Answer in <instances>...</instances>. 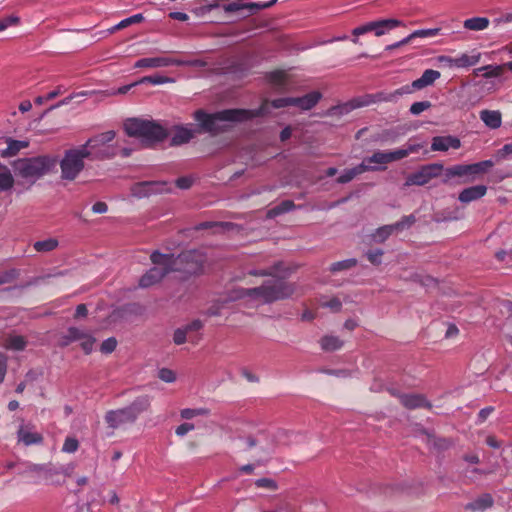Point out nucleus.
Listing matches in <instances>:
<instances>
[{"label":"nucleus","instance_id":"nucleus-1","mask_svg":"<svg viewBox=\"0 0 512 512\" xmlns=\"http://www.w3.org/2000/svg\"><path fill=\"white\" fill-rule=\"evenodd\" d=\"M296 291V284L281 279L267 280L261 286L254 288H234L219 301L222 305L240 299L269 304L290 298Z\"/></svg>","mask_w":512,"mask_h":512},{"label":"nucleus","instance_id":"nucleus-2","mask_svg":"<svg viewBox=\"0 0 512 512\" xmlns=\"http://www.w3.org/2000/svg\"><path fill=\"white\" fill-rule=\"evenodd\" d=\"M266 113V104L254 110L226 109L215 113H207L202 109L194 112V119L202 131L216 135L228 128V122H241Z\"/></svg>","mask_w":512,"mask_h":512},{"label":"nucleus","instance_id":"nucleus-3","mask_svg":"<svg viewBox=\"0 0 512 512\" xmlns=\"http://www.w3.org/2000/svg\"><path fill=\"white\" fill-rule=\"evenodd\" d=\"M150 260L153 264H170L172 272H180L187 277L202 271L205 256L198 250L184 251L177 256L155 250L151 253Z\"/></svg>","mask_w":512,"mask_h":512},{"label":"nucleus","instance_id":"nucleus-4","mask_svg":"<svg viewBox=\"0 0 512 512\" xmlns=\"http://www.w3.org/2000/svg\"><path fill=\"white\" fill-rule=\"evenodd\" d=\"M124 130L128 136L140 139L146 147L154 146L168 136L167 130L161 124L140 118L127 119L124 122Z\"/></svg>","mask_w":512,"mask_h":512},{"label":"nucleus","instance_id":"nucleus-5","mask_svg":"<svg viewBox=\"0 0 512 512\" xmlns=\"http://www.w3.org/2000/svg\"><path fill=\"white\" fill-rule=\"evenodd\" d=\"M151 405V397L149 395H141L128 406L123 408L109 410L105 414V422L112 429L120 428L127 424H133L138 417L146 412Z\"/></svg>","mask_w":512,"mask_h":512},{"label":"nucleus","instance_id":"nucleus-6","mask_svg":"<svg viewBox=\"0 0 512 512\" xmlns=\"http://www.w3.org/2000/svg\"><path fill=\"white\" fill-rule=\"evenodd\" d=\"M56 165V160L50 156H37L19 159L15 163V170L24 179L32 182L49 173Z\"/></svg>","mask_w":512,"mask_h":512},{"label":"nucleus","instance_id":"nucleus-7","mask_svg":"<svg viewBox=\"0 0 512 512\" xmlns=\"http://www.w3.org/2000/svg\"><path fill=\"white\" fill-rule=\"evenodd\" d=\"M115 136V131L109 130L90 138L80 147L86 150L85 154L89 159H109L118 154L117 147L110 144Z\"/></svg>","mask_w":512,"mask_h":512},{"label":"nucleus","instance_id":"nucleus-8","mask_svg":"<svg viewBox=\"0 0 512 512\" xmlns=\"http://www.w3.org/2000/svg\"><path fill=\"white\" fill-rule=\"evenodd\" d=\"M494 165L491 160H484L473 164H457L444 170L443 183H448L454 177H466L464 182L473 181L479 174L486 173Z\"/></svg>","mask_w":512,"mask_h":512},{"label":"nucleus","instance_id":"nucleus-9","mask_svg":"<svg viewBox=\"0 0 512 512\" xmlns=\"http://www.w3.org/2000/svg\"><path fill=\"white\" fill-rule=\"evenodd\" d=\"M86 150L78 147L65 151L64 157L60 161L61 177L66 180H74L84 168V159Z\"/></svg>","mask_w":512,"mask_h":512},{"label":"nucleus","instance_id":"nucleus-10","mask_svg":"<svg viewBox=\"0 0 512 512\" xmlns=\"http://www.w3.org/2000/svg\"><path fill=\"white\" fill-rule=\"evenodd\" d=\"M21 468L17 471L18 475L30 478V483L39 484L42 481H51L59 471L50 463L35 464L29 461H22Z\"/></svg>","mask_w":512,"mask_h":512},{"label":"nucleus","instance_id":"nucleus-11","mask_svg":"<svg viewBox=\"0 0 512 512\" xmlns=\"http://www.w3.org/2000/svg\"><path fill=\"white\" fill-rule=\"evenodd\" d=\"M444 166L441 163H431L421 166L416 172L406 177L404 186H424L432 179L441 175Z\"/></svg>","mask_w":512,"mask_h":512},{"label":"nucleus","instance_id":"nucleus-12","mask_svg":"<svg viewBox=\"0 0 512 512\" xmlns=\"http://www.w3.org/2000/svg\"><path fill=\"white\" fill-rule=\"evenodd\" d=\"M407 93H410V87L408 85L403 86L392 93L377 92L374 94H365L353 98L352 102H354V106H356V108H361L380 102H392L395 101L397 97Z\"/></svg>","mask_w":512,"mask_h":512},{"label":"nucleus","instance_id":"nucleus-13","mask_svg":"<svg viewBox=\"0 0 512 512\" xmlns=\"http://www.w3.org/2000/svg\"><path fill=\"white\" fill-rule=\"evenodd\" d=\"M409 154V150L406 149H398L395 151H377L372 156L367 157L363 160L362 163H365L367 165L376 164L379 166H376L377 170H383L385 169V165L397 160H401L405 157H407Z\"/></svg>","mask_w":512,"mask_h":512},{"label":"nucleus","instance_id":"nucleus-14","mask_svg":"<svg viewBox=\"0 0 512 512\" xmlns=\"http://www.w3.org/2000/svg\"><path fill=\"white\" fill-rule=\"evenodd\" d=\"M171 272L170 264H154V267L150 268L140 277L138 286L140 288H149L161 282L162 279Z\"/></svg>","mask_w":512,"mask_h":512},{"label":"nucleus","instance_id":"nucleus-15","mask_svg":"<svg viewBox=\"0 0 512 512\" xmlns=\"http://www.w3.org/2000/svg\"><path fill=\"white\" fill-rule=\"evenodd\" d=\"M166 182L161 181H143L132 185L131 194L135 197L142 198L154 193L165 191Z\"/></svg>","mask_w":512,"mask_h":512},{"label":"nucleus","instance_id":"nucleus-16","mask_svg":"<svg viewBox=\"0 0 512 512\" xmlns=\"http://www.w3.org/2000/svg\"><path fill=\"white\" fill-rule=\"evenodd\" d=\"M18 442H22L25 446L42 444L43 435L35 431V426L31 423H22L17 430Z\"/></svg>","mask_w":512,"mask_h":512},{"label":"nucleus","instance_id":"nucleus-17","mask_svg":"<svg viewBox=\"0 0 512 512\" xmlns=\"http://www.w3.org/2000/svg\"><path fill=\"white\" fill-rule=\"evenodd\" d=\"M277 0H271L269 2H251V3H245L243 0H235L233 2H230L228 4H224L222 6L223 10L227 13H233V12H239L244 9H248L250 11H257L262 9H267L271 6H273Z\"/></svg>","mask_w":512,"mask_h":512},{"label":"nucleus","instance_id":"nucleus-18","mask_svg":"<svg viewBox=\"0 0 512 512\" xmlns=\"http://www.w3.org/2000/svg\"><path fill=\"white\" fill-rule=\"evenodd\" d=\"M461 141L455 136H435L432 138L431 150L432 151H448L450 148L459 149Z\"/></svg>","mask_w":512,"mask_h":512},{"label":"nucleus","instance_id":"nucleus-19","mask_svg":"<svg viewBox=\"0 0 512 512\" xmlns=\"http://www.w3.org/2000/svg\"><path fill=\"white\" fill-rule=\"evenodd\" d=\"M177 59L171 57H151L141 58L136 61V68H159L167 66H176Z\"/></svg>","mask_w":512,"mask_h":512},{"label":"nucleus","instance_id":"nucleus-20","mask_svg":"<svg viewBox=\"0 0 512 512\" xmlns=\"http://www.w3.org/2000/svg\"><path fill=\"white\" fill-rule=\"evenodd\" d=\"M487 187L485 185H476L463 189L458 196L462 203H470L485 196Z\"/></svg>","mask_w":512,"mask_h":512},{"label":"nucleus","instance_id":"nucleus-21","mask_svg":"<svg viewBox=\"0 0 512 512\" xmlns=\"http://www.w3.org/2000/svg\"><path fill=\"white\" fill-rule=\"evenodd\" d=\"M322 94L318 91H312L302 97H293V106L301 110H310L320 101Z\"/></svg>","mask_w":512,"mask_h":512},{"label":"nucleus","instance_id":"nucleus-22","mask_svg":"<svg viewBox=\"0 0 512 512\" xmlns=\"http://www.w3.org/2000/svg\"><path fill=\"white\" fill-rule=\"evenodd\" d=\"M195 133L196 130L189 126H176L171 139V145L179 146L188 143L195 136Z\"/></svg>","mask_w":512,"mask_h":512},{"label":"nucleus","instance_id":"nucleus-23","mask_svg":"<svg viewBox=\"0 0 512 512\" xmlns=\"http://www.w3.org/2000/svg\"><path fill=\"white\" fill-rule=\"evenodd\" d=\"M438 78H440V72L433 69H427L423 72L422 76L416 80H414L410 87V92L412 89L420 90L429 85H432Z\"/></svg>","mask_w":512,"mask_h":512},{"label":"nucleus","instance_id":"nucleus-24","mask_svg":"<svg viewBox=\"0 0 512 512\" xmlns=\"http://www.w3.org/2000/svg\"><path fill=\"white\" fill-rule=\"evenodd\" d=\"M376 169L378 168L367 165L365 163H361L353 168L344 170V172L338 177L337 182L340 184H345L352 181L359 174H362L366 171H375Z\"/></svg>","mask_w":512,"mask_h":512},{"label":"nucleus","instance_id":"nucleus-25","mask_svg":"<svg viewBox=\"0 0 512 512\" xmlns=\"http://www.w3.org/2000/svg\"><path fill=\"white\" fill-rule=\"evenodd\" d=\"M399 399L401 404L408 409L431 407L425 397L420 394H401L399 395Z\"/></svg>","mask_w":512,"mask_h":512},{"label":"nucleus","instance_id":"nucleus-26","mask_svg":"<svg viewBox=\"0 0 512 512\" xmlns=\"http://www.w3.org/2000/svg\"><path fill=\"white\" fill-rule=\"evenodd\" d=\"M494 504V500L492 496L488 493H485L479 496L474 501L466 504L465 509L471 512H483L489 508H491Z\"/></svg>","mask_w":512,"mask_h":512},{"label":"nucleus","instance_id":"nucleus-27","mask_svg":"<svg viewBox=\"0 0 512 512\" xmlns=\"http://www.w3.org/2000/svg\"><path fill=\"white\" fill-rule=\"evenodd\" d=\"M7 143V147L0 151V155L3 158H9L17 155L20 150L27 148L29 146V142L22 140H15L10 137L5 139Z\"/></svg>","mask_w":512,"mask_h":512},{"label":"nucleus","instance_id":"nucleus-28","mask_svg":"<svg viewBox=\"0 0 512 512\" xmlns=\"http://www.w3.org/2000/svg\"><path fill=\"white\" fill-rule=\"evenodd\" d=\"M402 25L403 22L397 19H381L373 21V32L379 37Z\"/></svg>","mask_w":512,"mask_h":512},{"label":"nucleus","instance_id":"nucleus-29","mask_svg":"<svg viewBox=\"0 0 512 512\" xmlns=\"http://www.w3.org/2000/svg\"><path fill=\"white\" fill-rule=\"evenodd\" d=\"M83 337V330L76 327H69L66 332L58 338V346L61 348L69 346L71 343L80 340Z\"/></svg>","mask_w":512,"mask_h":512},{"label":"nucleus","instance_id":"nucleus-30","mask_svg":"<svg viewBox=\"0 0 512 512\" xmlns=\"http://www.w3.org/2000/svg\"><path fill=\"white\" fill-rule=\"evenodd\" d=\"M480 119L491 129H497L502 124L501 113L495 110H482L480 112Z\"/></svg>","mask_w":512,"mask_h":512},{"label":"nucleus","instance_id":"nucleus-31","mask_svg":"<svg viewBox=\"0 0 512 512\" xmlns=\"http://www.w3.org/2000/svg\"><path fill=\"white\" fill-rule=\"evenodd\" d=\"M2 346L8 350L23 351L27 346V340L24 336L9 334L4 339Z\"/></svg>","mask_w":512,"mask_h":512},{"label":"nucleus","instance_id":"nucleus-32","mask_svg":"<svg viewBox=\"0 0 512 512\" xmlns=\"http://www.w3.org/2000/svg\"><path fill=\"white\" fill-rule=\"evenodd\" d=\"M319 344L323 351L333 352L341 349L344 341L334 335H325L319 340Z\"/></svg>","mask_w":512,"mask_h":512},{"label":"nucleus","instance_id":"nucleus-33","mask_svg":"<svg viewBox=\"0 0 512 512\" xmlns=\"http://www.w3.org/2000/svg\"><path fill=\"white\" fill-rule=\"evenodd\" d=\"M281 267H282V262H278V263H275L273 266H271L268 269L250 270L248 272V274L252 275V276H271V277H273L272 280L281 279V280L286 281L284 279V277L280 276V273L282 272Z\"/></svg>","mask_w":512,"mask_h":512},{"label":"nucleus","instance_id":"nucleus-34","mask_svg":"<svg viewBox=\"0 0 512 512\" xmlns=\"http://www.w3.org/2000/svg\"><path fill=\"white\" fill-rule=\"evenodd\" d=\"M481 59V53L474 52L472 54L463 53L456 57V68H467L476 65Z\"/></svg>","mask_w":512,"mask_h":512},{"label":"nucleus","instance_id":"nucleus-35","mask_svg":"<svg viewBox=\"0 0 512 512\" xmlns=\"http://www.w3.org/2000/svg\"><path fill=\"white\" fill-rule=\"evenodd\" d=\"M14 185V178L10 169L0 162V192L10 190Z\"/></svg>","mask_w":512,"mask_h":512},{"label":"nucleus","instance_id":"nucleus-36","mask_svg":"<svg viewBox=\"0 0 512 512\" xmlns=\"http://www.w3.org/2000/svg\"><path fill=\"white\" fill-rule=\"evenodd\" d=\"M489 23L486 17H472L463 22V27L467 30L482 31L489 26Z\"/></svg>","mask_w":512,"mask_h":512},{"label":"nucleus","instance_id":"nucleus-37","mask_svg":"<svg viewBox=\"0 0 512 512\" xmlns=\"http://www.w3.org/2000/svg\"><path fill=\"white\" fill-rule=\"evenodd\" d=\"M504 71V66L501 65H485L480 68H477L474 70V73L478 75L479 73L483 72L482 76L484 78H493V77H499L502 75Z\"/></svg>","mask_w":512,"mask_h":512},{"label":"nucleus","instance_id":"nucleus-38","mask_svg":"<svg viewBox=\"0 0 512 512\" xmlns=\"http://www.w3.org/2000/svg\"><path fill=\"white\" fill-rule=\"evenodd\" d=\"M59 245V242L56 238H48L41 241H36L33 244L34 249L37 252H50L55 250Z\"/></svg>","mask_w":512,"mask_h":512},{"label":"nucleus","instance_id":"nucleus-39","mask_svg":"<svg viewBox=\"0 0 512 512\" xmlns=\"http://www.w3.org/2000/svg\"><path fill=\"white\" fill-rule=\"evenodd\" d=\"M142 21H144V16L142 14L139 13V14L132 15L128 18L121 20L118 24L113 26L110 29V32L113 33L117 30L124 29L130 25L141 23Z\"/></svg>","mask_w":512,"mask_h":512},{"label":"nucleus","instance_id":"nucleus-40","mask_svg":"<svg viewBox=\"0 0 512 512\" xmlns=\"http://www.w3.org/2000/svg\"><path fill=\"white\" fill-rule=\"evenodd\" d=\"M354 109H357V108H356V106H354V102H352V100H350L349 102H346L344 104L332 106L327 111V114L329 116L345 115Z\"/></svg>","mask_w":512,"mask_h":512},{"label":"nucleus","instance_id":"nucleus-41","mask_svg":"<svg viewBox=\"0 0 512 512\" xmlns=\"http://www.w3.org/2000/svg\"><path fill=\"white\" fill-rule=\"evenodd\" d=\"M320 306L323 308H328L332 312H339L342 308V302L338 297L328 298L326 296H322L320 298Z\"/></svg>","mask_w":512,"mask_h":512},{"label":"nucleus","instance_id":"nucleus-42","mask_svg":"<svg viewBox=\"0 0 512 512\" xmlns=\"http://www.w3.org/2000/svg\"><path fill=\"white\" fill-rule=\"evenodd\" d=\"M266 104V113H264L262 116L266 115L267 113H269V104L273 107V108H276V109H279V108H283V107H287V106H293V97H283V98H278V99H274L273 101L269 102L268 100H265L262 104L264 105Z\"/></svg>","mask_w":512,"mask_h":512},{"label":"nucleus","instance_id":"nucleus-43","mask_svg":"<svg viewBox=\"0 0 512 512\" xmlns=\"http://www.w3.org/2000/svg\"><path fill=\"white\" fill-rule=\"evenodd\" d=\"M209 414V409L203 407L194 409L185 408L180 411L181 418L186 420L192 419L197 416H208Z\"/></svg>","mask_w":512,"mask_h":512},{"label":"nucleus","instance_id":"nucleus-44","mask_svg":"<svg viewBox=\"0 0 512 512\" xmlns=\"http://www.w3.org/2000/svg\"><path fill=\"white\" fill-rule=\"evenodd\" d=\"M357 265V260L354 258L342 260L331 264L330 271L335 273L343 270H348Z\"/></svg>","mask_w":512,"mask_h":512},{"label":"nucleus","instance_id":"nucleus-45","mask_svg":"<svg viewBox=\"0 0 512 512\" xmlns=\"http://www.w3.org/2000/svg\"><path fill=\"white\" fill-rule=\"evenodd\" d=\"M80 346L85 354H90L93 351V346L96 339L88 332L83 331V337L79 340Z\"/></svg>","mask_w":512,"mask_h":512},{"label":"nucleus","instance_id":"nucleus-46","mask_svg":"<svg viewBox=\"0 0 512 512\" xmlns=\"http://www.w3.org/2000/svg\"><path fill=\"white\" fill-rule=\"evenodd\" d=\"M440 28H429V29H420L415 30L410 34V38H429L435 37L439 35Z\"/></svg>","mask_w":512,"mask_h":512},{"label":"nucleus","instance_id":"nucleus-47","mask_svg":"<svg viewBox=\"0 0 512 512\" xmlns=\"http://www.w3.org/2000/svg\"><path fill=\"white\" fill-rule=\"evenodd\" d=\"M416 222V218L414 215L403 216L400 221L392 224V227L395 228L396 231H401L405 228L411 227Z\"/></svg>","mask_w":512,"mask_h":512},{"label":"nucleus","instance_id":"nucleus-48","mask_svg":"<svg viewBox=\"0 0 512 512\" xmlns=\"http://www.w3.org/2000/svg\"><path fill=\"white\" fill-rule=\"evenodd\" d=\"M395 230L394 227H392V224L385 225L383 227H380L377 229L376 233L374 234V237L377 241L383 242L385 241Z\"/></svg>","mask_w":512,"mask_h":512},{"label":"nucleus","instance_id":"nucleus-49","mask_svg":"<svg viewBox=\"0 0 512 512\" xmlns=\"http://www.w3.org/2000/svg\"><path fill=\"white\" fill-rule=\"evenodd\" d=\"M79 448V442L75 437L68 436L65 438L62 451L65 453H74Z\"/></svg>","mask_w":512,"mask_h":512},{"label":"nucleus","instance_id":"nucleus-50","mask_svg":"<svg viewBox=\"0 0 512 512\" xmlns=\"http://www.w3.org/2000/svg\"><path fill=\"white\" fill-rule=\"evenodd\" d=\"M294 208H295V204L293 201L285 200V201L281 202L278 206L273 208L270 211V214L279 215L282 213L289 212V211L293 210Z\"/></svg>","mask_w":512,"mask_h":512},{"label":"nucleus","instance_id":"nucleus-51","mask_svg":"<svg viewBox=\"0 0 512 512\" xmlns=\"http://www.w3.org/2000/svg\"><path fill=\"white\" fill-rule=\"evenodd\" d=\"M117 347V340L114 337H110L104 340L101 344L100 351L104 354L112 353Z\"/></svg>","mask_w":512,"mask_h":512},{"label":"nucleus","instance_id":"nucleus-52","mask_svg":"<svg viewBox=\"0 0 512 512\" xmlns=\"http://www.w3.org/2000/svg\"><path fill=\"white\" fill-rule=\"evenodd\" d=\"M19 272L16 269H10L8 271L0 272V285L7 284L16 279Z\"/></svg>","mask_w":512,"mask_h":512},{"label":"nucleus","instance_id":"nucleus-53","mask_svg":"<svg viewBox=\"0 0 512 512\" xmlns=\"http://www.w3.org/2000/svg\"><path fill=\"white\" fill-rule=\"evenodd\" d=\"M158 377L166 383H173L176 380L175 372L169 368L160 369Z\"/></svg>","mask_w":512,"mask_h":512},{"label":"nucleus","instance_id":"nucleus-54","mask_svg":"<svg viewBox=\"0 0 512 512\" xmlns=\"http://www.w3.org/2000/svg\"><path fill=\"white\" fill-rule=\"evenodd\" d=\"M430 106H431V103L429 101L414 102L410 106V113L413 114V115H419L423 111H425L428 108H430Z\"/></svg>","mask_w":512,"mask_h":512},{"label":"nucleus","instance_id":"nucleus-55","mask_svg":"<svg viewBox=\"0 0 512 512\" xmlns=\"http://www.w3.org/2000/svg\"><path fill=\"white\" fill-rule=\"evenodd\" d=\"M255 485L258 488H265L269 490H276L278 488L277 483L271 478H259L255 481Z\"/></svg>","mask_w":512,"mask_h":512},{"label":"nucleus","instance_id":"nucleus-56","mask_svg":"<svg viewBox=\"0 0 512 512\" xmlns=\"http://www.w3.org/2000/svg\"><path fill=\"white\" fill-rule=\"evenodd\" d=\"M212 227H218V228H221L222 230H229L230 228L233 227V224L228 223V222H220V223L203 222V223L199 224L198 229H208V228H212Z\"/></svg>","mask_w":512,"mask_h":512},{"label":"nucleus","instance_id":"nucleus-57","mask_svg":"<svg viewBox=\"0 0 512 512\" xmlns=\"http://www.w3.org/2000/svg\"><path fill=\"white\" fill-rule=\"evenodd\" d=\"M171 79L165 76L155 75V76H146L142 79V82H147L153 85H160L167 82H170Z\"/></svg>","mask_w":512,"mask_h":512},{"label":"nucleus","instance_id":"nucleus-58","mask_svg":"<svg viewBox=\"0 0 512 512\" xmlns=\"http://www.w3.org/2000/svg\"><path fill=\"white\" fill-rule=\"evenodd\" d=\"M187 334H188V332L184 327L176 329L173 334L174 343L176 345H181V344L185 343Z\"/></svg>","mask_w":512,"mask_h":512},{"label":"nucleus","instance_id":"nucleus-59","mask_svg":"<svg viewBox=\"0 0 512 512\" xmlns=\"http://www.w3.org/2000/svg\"><path fill=\"white\" fill-rule=\"evenodd\" d=\"M176 66H191V67H205L207 63L204 60L201 59H195V60H181L177 59Z\"/></svg>","mask_w":512,"mask_h":512},{"label":"nucleus","instance_id":"nucleus-60","mask_svg":"<svg viewBox=\"0 0 512 512\" xmlns=\"http://www.w3.org/2000/svg\"><path fill=\"white\" fill-rule=\"evenodd\" d=\"M437 61L442 66L448 68H456V57H450L447 55H440L437 57Z\"/></svg>","mask_w":512,"mask_h":512},{"label":"nucleus","instance_id":"nucleus-61","mask_svg":"<svg viewBox=\"0 0 512 512\" xmlns=\"http://www.w3.org/2000/svg\"><path fill=\"white\" fill-rule=\"evenodd\" d=\"M382 255L383 251L381 249L370 250L367 252L368 260L374 265H378L381 263Z\"/></svg>","mask_w":512,"mask_h":512},{"label":"nucleus","instance_id":"nucleus-62","mask_svg":"<svg viewBox=\"0 0 512 512\" xmlns=\"http://www.w3.org/2000/svg\"><path fill=\"white\" fill-rule=\"evenodd\" d=\"M88 95V92L84 91V92H80L78 94H75V95H70L64 99H62L61 101H59L57 104L55 105H52L44 114H46L47 112L55 109V108H58V107H61V106H64V105H68L71 100L75 97V96H86Z\"/></svg>","mask_w":512,"mask_h":512},{"label":"nucleus","instance_id":"nucleus-63","mask_svg":"<svg viewBox=\"0 0 512 512\" xmlns=\"http://www.w3.org/2000/svg\"><path fill=\"white\" fill-rule=\"evenodd\" d=\"M18 22L19 18L16 16H8L6 18L0 19V32L14 24H17Z\"/></svg>","mask_w":512,"mask_h":512},{"label":"nucleus","instance_id":"nucleus-64","mask_svg":"<svg viewBox=\"0 0 512 512\" xmlns=\"http://www.w3.org/2000/svg\"><path fill=\"white\" fill-rule=\"evenodd\" d=\"M194 428H195L194 424L186 422V423H183V424L179 425L176 428L175 433H176L177 436L183 437L188 432L194 430Z\"/></svg>","mask_w":512,"mask_h":512}]
</instances>
